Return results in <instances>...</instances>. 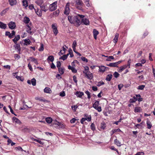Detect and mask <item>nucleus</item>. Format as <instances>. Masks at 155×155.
Here are the masks:
<instances>
[{
  "label": "nucleus",
  "mask_w": 155,
  "mask_h": 155,
  "mask_svg": "<svg viewBox=\"0 0 155 155\" xmlns=\"http://www.w3.org/2000/svg\"><path fill=\"white\" fill-rule=\"evenodd\" d=\"M84 17V15H77L74 16H69L68 17V20L71 23L78 27L81 24V18Z\"/></svg>",
  "instance_id": "nucleus-1"
},
{
  "label": "nucleus",
  "mask_w": 155,
  "mask_h": 155,
  "mask_svg": "<svg viewBox=\"0 0 155 155\" xmlns=\"http://www.w3.org/2000/svg\"><path fill=\"white\" fill-rule=\"evenodd\" d=\"M57 3V1H55L50 5L48 8L50 11L52 12L56 9Z\"/></svg>",
  "instance_id": "nucleus-2"
},
{
  "label": "nucleus",
  "mask_w": 155,
  "mask_h": 155,
  "mask_svg": "<svg viewBox=\"0 0 155 155\" xmlns=\"http://www.w3.org/2000/svg\"><path fill=\"white\" fill-rule=\"evenodd\" d=\"M76 5V7L79 9H81L83 6V3L81 0H75Z\"/></svg>",
  "instance_id": "nucleus-3"
},
{
  "label": "nucleus",
  "mask_w": 155,
  "mask_h": 155,
  "mask_svg": "<svg viewBox=\"0 0 155 155\" xmlns=\"http://www.w3.org/2000/svg\"><path fill=\"white\" fill-rule=\"evenodd\" d=\"M97 67L99 68L98 72H99L103 73L109 70L108 67L104 66H98Z\"/></svg>",
  "instance_id": "nucleus-4"
},
{
  "label": "nucleus",
  "mask_w": 155,
  "mask_h": 155,
  "mask_svg": "<svg viewBox=\"0 0 155 155\" xmlns=\"http://www.w3.org/2000/svg\"><path fill=\"white\" fill-rule=\"evenodd\" d=\"M52 28L54 34L56 35L58 33L57 28V25L56 23H54L52 25Z\"/></svg>",
  "instance_id": "nucleus-5"
},
{
  "label": "nucleus",
  "mask_w": 155,
  "mask_h": 155,
  "mask_svg": "<svg viewBox=\"0 0 155 155\" xmlns=\"http://www.w3.org/2000/svg\"><path fill=\"white\" fill-rule=\"evenodd\" d=\"M69 3H68L66 4L65 8V10L64 12V13L65 14L68 15L69 14L70 12V8H69Z\"/></svg>",
  "instance_id": "nucleus-6"
},
{
  "label": "nucleus",
  "mask_w": 155,
  "mask_h": 155,
  "mask_svg": "<svg viewBox=\"0 0 155 155\" xmlns=\"http://www.w3.org/2000/svg\"><path fill=\"white\" fill-rule=\"evenodd\" d=\"M83 73L86 74L87 78L90 80H91L93 78V76L92 74L90 71L83 72Z\"/></svg>",
  "instance_id": "nucleus-7"
},
{
  "label": "nucleus",
  "mask_w": 155,
  "mask_h": 155,
  "mask_svg": "<svg viewBox=\"0 0 155 155\" xmlns=\"http://www.w3.org/2000/svg\"><path fill=\"white\" fill-rule=\"evenodd\" d=\"M48 5V3H46L43 5H42L40 7L41 10L45 12H46L48 11V9H49V8L47 6Z\"/></svg>",
  "instance_id": "nucleus-8"
},
{
  "label": "nucleus",
  "mask_w": 155,
  "mask_h": 155,
  "mask_svg": "<svg viewBox=\"0 0 155 155\" xmlns=\"http://www.w3.org/2000/svg\"><path fill=\"white\" fill-rule=\"evenodd\" d=\"M27 82L29 84H30L31 83L32 85L34 86L36 85V80L35 78H32L31 81L29 80H28Z\"/></svg>",
  "instance_id": "nucleus-9"
},
{
  "label": "nucleus",
  "mask_w": 155,
  "mask_h": 155,
  "mask_svg": "<svg viewBox=\"0 0 155 155\" xmlns=\"http://www.w3.org/2000/svg\"><path fill=\"white\" fill-rule=\"evenodd\" d=\"M9 28L11 29H15L16 27V24L15 22L11 21L8 24Z\"/></svg>",
  "instance_id": "nucleus-10"
},
{
  "label": "nucleus",
  "mask_w": 155,
  "mask_h": 155,
  "mask_svg": "<svg viewBox=\"0 0 155 155\" xmlns=\"http://www.w3.org/2000/svg\"><path fill=\"white\" fill-rule=\"evenodd\" d=\"M82 22L84 24L86 25H88L89 24V21L88 19L82 18Z\"/></svg>",
  "instance_id": "nucleus-11"
},
{
  "label": "nucleus",
  "mask_w": 155,
  "mask_h": 155,
  "mask_svg": "<svg viewBox=\"0 0 155 155\" xmlns=\"http://www.w3.org/2000/svg\"><path fill=\"white\" fill-rule=\"evenodd\" d=\"M35 13L37 14V15H38L39 16L41 17L42 15V11L41 9L40 10L38 9H35Z\"/></svg>",
  "instance_id": "nucleus-12"
},
{
  "label": "nucleus",
  "mask_w": 155,
  "mask_h": 155,
  "mask_svg": "<svg viewBox=\"0 0 155 155\" xmlns=\"http://www.w3.org/2000/svg\"><path fill=\"white\" fill-rule=\"evenodd\" d=\"M68 68L69 70H71L74 73H76L77 72V70L73 66H71L69 65L68 66Z\"/></svg>",
  "instance_id": "nucleus-13"
},
{
  "label": "nucleus",
  "mask_w": 155,
  "mask_h": 155,
  "mask_svg": "<svg viewBox=\"0 0 155 155\" xmlns=\"http://www.w3.org/2000/svg\"><path fill=\"white\" fill-rule=\"evenodd\" d=\"M20 38V36L19 35H17L15 36V37L12 40L14 43L16 44Z\"/></svg>",
  "instance_id": "nucleus-14"
},
{
  "label": "nucleus",
  "mask_w": 155,
  "mask_h": 155,
  "mask_svg": "<svg viewBox=\"0 0 155 155\" xmlns=\"http://www.w3.org/2000/svg\"><path fill=\"white\" fill-rule=\"evenodd\" d=\"M9 4L11 6H13L16 5L17 3L16 0H8Z\"/></svg>",
  "instance_id": "nucleus-15"
},
{
  "label": "nucleus",
  "mask_w": 155,
  "mask_h": 155,
  "mask_svg": "<svg viewBox=\"0 0 155 155\" xmlns=\"http://www.w3.org/2000/svg\"><path fill=\"white\" fill-rule=\"evenodd\" d=\"M127 67V65H124L123 66L120 67L119 70H118L119 72H121L124 69H125Z\"/></svg>",
  "instance_id": "nucleus-16"
},
{
  "label": "nucleus",
  "mask_w": 155,
  "mask_h": 155,
  "mask_svg": "<svg viewBox=\"0 0 155 155\" xmlns=\"http://www.w3.org/2000/svg\"><path fill=\"white\" fill-rule=\"evenodd\" d=\"M93 33L94 38L95 39H96L97 38V36L99 34L98 31L94 29L93 31Z\"/></svg>",
  "instance_id": "nucleus-17"
},
{
  "label": "nucleus",
  "mask_w": 155,
  "mask_h": 155,
  "mask_svg": "<svg viewBox=\"0 0 155 155\" xmlns=\"http://www.w3.org/2000/svg\"><path fill=\"white\" fill-rule=\"evenodd\" d=\"M15 49L18 50V52H20V51L21 48L20 45L19 44H16L15 45H14Z\"/></svg>",
  "instance_id": "nucleus-18"
},
{
  "label": "nucleus",
  "mask_w": 155,
  "mask_h": 155,
  "mask_svg": "<svg viewBox=\"0 0 155 155\" xmlns=\"http://www.w3.org/2000/svg\"><path fill=\"white\" fill-rule=\"evenodd\" d=\"M12 120L15 123L20 124L21 123V121L17 118L15 117H13Z\"/></svg>",
  "instance_id": "nucleus-19"
},
{
  "label": "nucleus",
  "mask_w": 155,
  "mask_h": 155,
  "mask_svg": "<svg viewBox=\"0 0 155 155\" xmlns=\"http://www.w3.org/2000/svg\"><path fill=\"white\" fill-rule=\"evenodd\" d=\"M119 36V34L118 33H116L115 35V37L113 39V41L115 43H116L117 42Z\"/></svg>",
  "instance_id": "nucleus-20"
},
{
  "label": "nucleus",
  "mask_w": 155,
  "mask_h": 155,
  "mask_svg": "<svg viewBox=\"0 0 155 155\" xmlns=\"http://www.w3.org/2000/svg\"><path fill=\"white\" fill-rule=\"evenodd\" d=\"M75 94L77 97H81L84 95V94L82 92L77 91L76 92Z\"/></svg>",
  "instance_id": "nucleus-21"
},
{
  "label": "nucleus",
  "mask_w": 155,
  "mask_h": 155,
  "mask_svg": "<svg viewBox=\"0 0 155 155\" xmlns=\"http://www.w3.org/2000/svg\"><path fill=\"white\" fill-rule=\"evenodd\" d=\"M43 3L42 0H37L35 2V3L38 5L40 7L42 5Z\"/></svg>",
  "instance_id": "nucleus-22"
},
{
  "label": "nucleus",
  "mask_w": 155,
  "mask_h": 155,
  "mask_svg": "<svg viewBox=\"0 0 155 155\" xmlns=\"http://www.w3.org/2000/svg\"><path fill=\"white\" fill-rule=\"evenodd\" d=\"M44 91L47 93H51L52 92L51 89L48 87H46L45 88Z\"/></svg>",
  "instance_id": "nucleus-23"
},
{
  "label": "nucleus",
  "mask_w": 155,
  "mask_h": 155,
  "mask_svg": "<svg viewBox=\"0 0 155 155\" xmlns=\"http://www.w3.org/2000/svg\"><path fill=\"white\" fill-rule=\"evenodd\" d=\"M46 121L48 124H51L52 121V118L50 117H46L45 118Z\"/></svg>",
  "instance_id": "nucleus-24"
},
{
  "label": "nucleus",
  "mask_w": 155,
  "mask_h": 155,
  "mask_svg": "<svg viewBox=\"0 0 155 155\" xmlns=\"http://www.w3.org/2000/svg\"><path fill=\"white\" fill-rule=\"evenodd\" d=\"M9 8H8L3 10L0 13L1 15L2 16L4 15L9 10Z\"/></svg>",
  "instance_id": "nucleus-25"
},
{
  "label": "nucleus",
  "mask_w": 155,
  "mask_h": 155,
  "mask_svg": "<svg viewBox=\"0 0 155 155\" xmlns=\"http://www.w3.org/2000/svg\"><path fill=\"white\" fill-rule=\"evenodd\" d=\"M7 27L6 25L0 21V28L2 29H5Z\"/></svg>",
  "instance_id": "nucleus-26"
},
{
  "label": "nucleus",
  "mask_w": 155,
  "mask_h": 155,
  "mask_svg": "<svg viewBox=\"0 0 155 155\" xmlns=\"http://www.w3.org/2000/svg\"><path fill=\"white\" fill-rule=\"evenodd\" d=\"M57 124H58V126L60 128L63 129L65 127V125L62 123L57 122Z\"/></svg>",
  "instance_id": "nucleus-27"
},
{
  "label": "nucleus",
  "mask_w": 155,
  "mask_h": 155,
  "mask_svg": "<svg viewBox=\"0 0 155 155\" xmlns=\"http://www.w3.org/2000/svg\"><path fill=\"white\" fill-rule=\"evenodd\" d=\"M26 31L28 33L30 34H31L32 32L31 31V28L28 25H27Z\"/></svg>",
  "instance_id": "nucleus-28"
},
{
  "label": "nucleus",
  "mask_w": 155,
  "mask_h": 155,
  "mask_svg": "<svg viewBox=\"0 0 155 155\" xmlns=\"http://www.w3.org/2000/svg\"><path fill=\"white\" fill-rule=\"evenodd\" d=\"M29 59H31V61L32 62H34L36 64H38V62L37 61V60L33 57H30L29 58Z\"/></svg>",
  "instance_id": "nucleus-29"
},
{
  "label": "nucleus",
  "mask_w": 155,
  "mask_h": 155,
  "mask_svg": "<svg viewBox=\"0 0 155 155\" xmlns=\"http://www.w3.org/2000/svg\"><path fill=\"white\" fill-rule=\"evenodd\" d=\"M147 128L149 129H150L152 126L151 122L149 120H147Z\"/></svg>",
  "instance_id": "nucleus-30"
},
{
  "label": "nucleus",
  "mask_w": 155,
  "mask_h": 155,
  "mask_svg": "<svg viewBox=\"0 0 155 155\" xmlns=\"http://www.w3.org/2000/svg\"><path fill=\"white\" fill-rule=\"evenodd\" d=\"M30 20L28 17H25L24 18L23 21L26 24L28 23L30 21Z\"/></svg>",
  "instance_id": "nucleus-31"
},
{
  "label": "nucleus",
  "mask_w": 155,
  "mask_h": 155,
  "mask_svg": "<svg viewBox=\"0 0 155 155\" xmlns=\"http://www.w3.org/2000/svg\"><path fill=\"white\" fill-rule=\"evenodd\" d=\"M31 43L29 39H25L24 40V45H29Z\"/></svg>",
  "instance_id": "nucleus-32"
},
{
  "label": "nucleus",
  "mask_w": 155,
  "mask_h": 155,
  "mask_svg": "<svg viewBox=\"0 0 155 155\" xmlns=\"http://www.w3.org/2000/svg\"><path fill=\"white\" fill-rule=\"evenodd\" d=\"M59 73L61 74H63L64 71V68H58Z\"/></svg>",
  "instance_id": "nucleus-33"
},
{
  "label": "nucleus",
  "mask_w": 155,
  "mask_h": 155,
  "mask_svg": "<svg viewBox=\"0 0 155 155\" xmlns=\"http://www.w3.org/2000/svg\"><path fill=\"white\" fill-rule=\"evenodd\" d=\"M117 132H122V131L119 128L117 129H113L111 131V132H112L111 135H112L113 134H114V133Z\"/></svg>",
  "instance_id": "nucleus-34"
},
{
  "label": "nucleus",
  "mask_w": 155,
  "mask_h": 155,
  "mask_svg": "<svg viewBox=\"0 0 155 155\" xmlns=\"http://www.w3.org/2000/svg\"><path fill=\"white\" fill-rule=\"evenodd\" d=\"M117 63H111L107 65L108 66L111 67H117Z\"/></svg>",
  "instance_id": "nucleus-35"
},
{
  "label": "nucleus",
  "mask_w": 155,
  "mask_h": 155,
  "mask_svg": "<svg viewBox=\"0 0 155 155\" xmlns=\"http://www.w3.org/2000/svg\"><path fill=\"white\" fill-rule=\"evenodd\" d=\"M114 143L118 146H120L121 145L120 142L117 139L114 140Z\"/></svg>",
  "instance_id": "nucleus-36"
},
{
  "label": "nucleus",
  "mask_w": 155,
  "mask_h": 155,
  "mask_svg": "<svg viewBox=\"0 0 155 155\" xmlns=\"http://www.w3.org/2000/svg\"><path fill=\"white\" fill-rule=\"evenodd\" d=\"M112 74H108L106 77V80L107 81H110L112 78Z\"/></svg>",
  "instance_id": "nucleus-37"
},
{
  "label": "nucleus",
  "mask_w": 155,
  "mask_h": 155,
  "mask_svg": "<svg viewBox=\"0 0 155 155\" xmlns=\"http://www.w3.org/2000/svg\"><path fill=\"white\" fill-rule=\"evenodd\" d=\"M47 60L48 61H50L51 62H53L54 60V57L51 55L50 56L48 57Z\"/></svg>",
  "instance_id": "nucleus-38"
},
{
  "label": "nucleus",
  "mask_w": 155,
  "mask_h": 155,
  "mask_svg": "<svg viewBox=\"0 0 155 155\" xmlns=\"http://www.w3.org/2000/svg\"><path fill=\"white\" fill-rule=\"evenodd\" d=\"M141 110V108L139 107H136L135 108L134 112H139Z\"/></svg>",
  "instance_id": "nucleus-39"
},
{
  "label": "nucleus",
  "mask_w": 155,
  "mask_h": 155,
  "mask_svg": "<svg viewBox=\"0 0 155 155\" xmlns=\"http://www.w3.org/2000/svg\"><path fill=\"white\" fill-rule=\"evenodd\" d=\"M23 5L25 7V8H26L28 6V3L26 0H23L22 1Z\"/></svg>",
  "instance_id": "nucleus-40"
},
{
  "label": "nucleus",
  "mask_w": 155,
  "mask_h": 155,
  "mask_svg": "<svg viewBox=\"0 0 155 155\" xmlns=\"http://www.w3.org/2000/svg\"><path fill=\"white\" fill-rule=\"evenodd\" d=\"M68 55H69L68 54L66 55H63L61 57L59 58V59H62L63 60H65L66 59H67V58L68 56Z\"/></svg>",
  "instance_id": "nucleus-41"
},
{
  "label": "nucleus",
  "mask_w": 155,
  "mask_h": 155,
  "mask_svg": "<svg viewBox=\"0 0 155 155\" xmlns=\"http://www.w3.org/2000/svg\"><path fill=\"white\" fill-rule=\"evenodd\" d=\"M99 104V101H96L93 104V107L95 108H97V107L98 106Z\"/></svg>",
  "instance_id": "nucleus-42"
},
{
  "label": "nucleus",
  "mask_w": 155,
  "mask_h": 155,
  "mask_svg": "<svg viewBox=\"0 0 155 155\" xmlns=\"http://www.w3.org/2000/svg\"><path fill=\"white\" fill-rule=\"evenodd\" d=\"M78 108V106L76 105H74L71 106V108L75 112L76 111Z\"/></svg>",
  "instance_id": "nucleus-43"
},
{
  "label": "nucleus",
  "mask_w": 155,
  "mask_h": 155,
  "mask_svg": "<svg viewBox=\"0 0 155 155\" xmlns=\"http://www.w3.org/2000/svg\"><path fill=\"white\" fill-rule=\"evenodd\" d=\"M137 97H133L132 98H131L130 100V103H134L136 102L137 100Z\"/></svg>",
  "instance_id": "nucleus-44"
},
{
  "label": "nucleus",
  "mask_w": 155,
  "mask_h": 155,
  "mask_svg": "<svg viewBox=\"0 0 155 155\" xmlns=\"http://www.w3.org/2000/svg\"><path fill=\"white\" fill-rule=\"evenodd\" d=\"M15 31L14 30L12 31V33H10V38H11L13 37L15 35Z\"/></svg>",
  "instance_id": "nucleus-45"
},
{
  "label": "nucleus",
  "mask_w": 155,
  "mask_h": 155,
  "mask_svg": "<svg viewBox=\"0 0 155 155\" xmlns=\"http://www.w3.org/2000/svg\"><path fill=\"white\" fill-rule=\"evenodd\" d=\"M106 127V124L104 122L101 123V128L102 129H104Z\"/></svg>",
  "instance_id": "nucleus-46"
},
{
  "label": "nucleus",
  "mask_w": 155,
  "mask_h": 155,
  "mask_svg": "<svg viewBox=\"0 0 155 155\" xmlns=\"http://www.w3.org/2000/svg\"><path fill=\"white\" fill-rule=\"evenodd\" d=\"M145 86L144 85H140L138 86L137 88L138 90H143Z\"/></svg>",
  "instance_id": "nucleus-47"
},
{
  "label": "nucleus",
  "mask_w": 155,
  "mask_h": 155,
  "mask_svg": "<svg viewBox=\"0 0 155 155\" xmlns=\"http://www.w3.org/2000/svg\"><path fill=\"white\" fill-rule=\"evenodd\" d=\"M114 59V57L113 56H109V57H108V58L106 59V61H111V60H113Z\"/></svg>",
  "instance_id": "nucleus-48"
},
{
  "label": "nucleus",
  "mask_w": 155,
  "mask_h": 155,
  "mask_svg": "<svg viewBox=\"0 0 155 155\" xmlns=\"http://www.w3.org/2000/svg\"><path fill=\"white\" fill-rule=\"evenodd\" d=\"M77 45V42L76 41H74L73 43L72 48H76Z\"/></svg>",
  "instance_id": "nucleus-49"
},
{
  "label": "nucleus",
  "mask_w": 155,
  "mask_h": 155,
  "mask_svg": "<svg viewBox=\"0 0 155 155\" xmlns=\"http://www.w3.org/2000/svg\"><path fill=\"white\" fill-rule=\"evenodd\" d=\"M119 75L120 74L117 72H115L114 74V76L116 78H118L119 76Z\"/></svg>",
  "instance_id": "nucleus-50"
},
{
  "label": "nucleus",
  "mask_w": 155,
  "mask_h": 155,
  "mask_svg": "<svg viewBox=\"0 0 155 155\" xmlns=\"http://www.w3.org/2000/svg\"><path fill=\"white\" fill-rule=\"evenodd\" d=\"M15 149L16 150H21V151H24V150H23L22 148L20 147H16L15 148Z\"/></svg>",
  "instance_id": "nucleus-51"
},
{
  "label": "nucleus",
  "mask_w": 155,
  "mask_h": 155,
  "mask_svg": "<svg viewBox=\"0 0 155 155\" xmlns=\"http://www.w3.org/2000/svg\"><path fill=\"white\" fill-rule=\"evenodd\" d=\"M16 78L18 80H20L21 81H24V79L23 78H22L21 76H18L16 77Z\"/></svg>",
  "instance_id": "nucleus-52"
},
{
  "label": "nucleus",
  "mask_w": 155,
  "mask_h": 155,
  "mask_svg": "<svg viewBox=\"0 0 155 155\" xmlns=\"http://www.w3.org/2000/svg\"><path fill=\"white\" fill-rule=\"evenodd\" d=\"M85 3L87 6L89 7L90 6V5L89 3V0H86Z\"/></svg>",
  "instance_id": "nucleus-53"
},
{
  "label": "nucleus",
  "mask_w": 155,
  "mask_h": 155,
  "mask_svg": "<svg viewBox=\"0 0 155 155\" xmlns=\"http://www.w3.org/2000/svg\"><path fill=\"white\" fill-rule=\"evenodd\" d=\"M91 129L93 130H95V127L94 124L93 123L91 124Z\"/></svg>",
  "instance_id": "nucleus-54"
},
{
  "label": "nucleus",
  "mask_w": 155,
  "mask_h": 155,
  "mask_svg": "<svg viewBox=\"0 0 155 155\" xmlns=\"http://www.w3.org/2000/svg\"><path fill=\"white\" fill-rule=\"evenodd\" d=\"M104 84V83L103 81H101L98 82L97 85L99 87Z\"/></svg>",
  "instance_id": "nucleus-55"
},
{
  "label": "nucleus",
  "mask_w": 155,
  "mask_h": 155,
  "mask_svg": "<svg viewBox=\"0 0 155 155\" xmlns=\"http://www.w3.org/2000/svg\"><path fill=\"white\" fill-rule=\"evenodd\" d=\"M57 67L58 68H61V63L59 61H57Z\"/></svg>",
  "instance_id": "nucleus-56"
},
{
  "label": "nucleus",
  "mask_w": 155,
  "mask_h": 155,
  "mask_svg": "<svg viewBox=\"0 0 155 155\" xmlns=\"http://www.w3.org/2000/svg\"><path fill=\"white\" fill-rule=\"evenodd\" d=\"M28 8H29V9L30 10H32L33 9H35L34 8V7L33 5H32V4L30 5L29 6Z\"/></svg>",
  "instance_id": "nucleus-57"
},
{
  "label": "nucleus",
  "mask_w": 155,
  "mask_h": 155,
  "mask_svg": "<svg viewBox=\"0 0 155 155\" xmlns=\"http://www.w3.org/2000/svg\"><path fill=\"white\" fill-rule=\"evenodd\" d=\"M44 50V45L42 44H41V46L39 49V50L40 51H42Z\"/></svg>",
  "instance_id": "nucleus-58"
},
{
  "label": "nucleus",
  "mask_w": 155,
  "mask_h": 155,
  "mask_svg": "<svg viewBox=\"0 0 155 155\" xmlns=\"http://www.w3.org/2000/svg\"><path fill=\"white\" fill-rule=\"evenodd\" d=\"M81 59L84 61L85 62H88V60L87 59L84 57H82L81 58Z\"/></svg>",
  "instance_id": "nucleus-59"
},
{
  "label": "nucleus",
  "mask_w": 155,
  "mask_h": 155,
  "mask_svg": "<svg viewBox=\"0 0 155 155\" xmlns=\"http://www.w3.org/2000/svg\"><path fill=\"white\" fill-rule=\"evenodd\" d=\"M73 80L74 81L75 83L76 84H77V77L75 76H73Z\"/></svg>",
  "instance_id": "nucleus-60"
},
{
  "label": "nucleus",
  "mask_w": 155,
  "mask_h": 155,
  "mask_svg": "<svg viewBox=\"0 0 155 155\" xmlns=\"http://www.w3.org/2000/svg\"><path fill=\"white\" fill-rule=\"evenodd\" d=\"M28 67L31 71H33V69L30 63H29L28 64Z\"/></svg>",
  "instance_id": "nucleus-61"
},
{
  "label": "nucleus",
  "mask_w": 155,
  "mask_h": 155,
  "mask_svg": "<svg viewBox=\"0 0 155 155\" xmlns=\"http://www.w3.org/2000/svg\"><path fill=\"white\" fill-rule=\"evenodd\" d=\"M76 119L75 118H73L70 120V122L71 123H74L76 121Z\"/></svg>",
  "instance_id": "nucleus-62"
},
{
  "label": "nucleus",
  "mask_w": 155,
  "mask_h": 155,
  "mask_svg": "<svg viewBox=\"0 0 155 155\" xmlns=\"http://www.w3.org/2000/svg\"><path fill=\"white\" fill-rule=\"evenodd\" d=\"M124 86L123 84H119L118 85V88L119 90H120Z\"/></svg>",
  "instance_id": "nucleus-63"
},
{
  "label": "nucleus",
  "mask_w": 155,
  "mask_h": 155,
  "mask_svg": "<svg viewBox=\"0 0 155 155\" xmlns=\"http://www.w3.org/2000/svg\"><path fill=\"white\" fill-rule=\"evenodd\" d=\"M135 155H144V153L143 152H138Z\"/></svg>",
  "instance_id": "nucleus-64"
}]
</instances>
